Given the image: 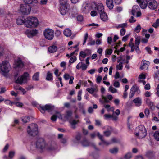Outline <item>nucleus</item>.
<instances>
[{
    "label": "nucleus",
    "instance_id": "nucleus-1",
    "mask_svg": "<svg viewBox=\"0 0 159 159\" xmlns=\"http://www.w3.org/2000/svg\"><path fill=\"white\" fill-rule=\"evenodd\" d=\"M36 146L37 148L41 149H45L49 151H53L57 148V144L54 141L48 142L46 144L42 138L39 139L37 142Z\"/></svg>",
    "mask_w": 159,
    "mask_h": 159
},
{
    "label": "nucleus",
    "instance_id": "nucleus-2",
    "mask_svg": "<svg viewBox=\"0 0 159 159\" xmlns=\"http://www.w3.org/2000/svg\"><path fill=\"white\" fill-rule=\"evenodd\" d=\"M39 24L38 19L36 17L30 16L25 19V26L27 28H35L38 26Z\"/></svg>",
    "mask_w": 159,
    "mask_h": 159
},
{
    "label": "nucleus",
    "instance_id": "nucleus-3",
    "mask_svg": "<svg viewBox=\"0 0 159 159\" xmlns=\"http://www.w3.org/2000/svg\"><path fill=\"white\" fill-rule=\"evenodd\" d=\"M136 136L139 139L144 138L147 135V131L143 125H140L136 128L135 133Z\"/></svg>",
    "mask_w": 159,
    "mask_h": 159
},
{
    "label": "nucleus",
    "instance_id": "nucleus-4",
    "mask_svg": "<svg viewBox=\"0 0 159 159\" xmlns=\"http://www.w3.org/2000/svg\"><path fill=\"white\" fill-rule=\"evenodd\" d=\"M32 104L33 106H36L42 113H44L46 111H50L53 109V107L50 104H46L44 106H41L35 101L33 102Z\"/></svg>",
    "mask_w": 159,
    "mask_h": 159
},
{
    "label": "nucleus",
    "instance_id": "nucleus-5",
    "mask_svg": "<svg viewBox=\"0 0 159 159\" xmlns=\"http://www.w3.org/2000/svg\"><path fill=\"white\" fill-rule=\"evenodd\" d=\"M11 69V67L8 61H4L1 63L0 70L4 75L6 76Z\"/></svg>",
    "mask_w": 159,
    "mask_h": 159
},
{
    "label": "nucleus",
    "instance_id": "nucleus-6",
    "mask_svg": "<svg viewBox=\"0 0 159 159\" xmlns=\"http://www.w3.org/2000/svg\"><path fill=\"white\" fill-rule=\"evenodd\" d=\"M27 132L30 135L32 136L37 135L38 133L37 125L34 123L29 125L27 128Z\"/></svg>",
    "mask_w": 159,
    "mask_h": 159
},
{
    "label": "nucleus",
    "instance_id": "nucleus-7",
    "mask_svg": "<svg viewBox=\"0 0 159 159\" xmlns=\"http://www.w3.org/2000/svg\"><path fill=\"white\" fill-rule=\"evenodd\" d=\"M54 33V30L50 28L45 29L43 32V34L45 38L49 40H51L53 39Z\"/></svg>",
    "mask_w": 159,
    "mask_h": 159
},
{
    "label": "nucleus",
    "instance_id": "nucleus-8",
    "mask_svg": "<svg viewBox=\"0 0 159 159\" xmlns=\"http://www.w3.org/2000/svg\"><path fill=\"white\" fill-rule=\"evenodd\" d=\"M29 79V74L27 72L25 73L20 77L18 78L16 80V83L21 84L26 83Z\"/></svg>",
    "mask_w": 159,
    "mask_h": 159
},
{
    "label": "nucleus",
    "instance_id": "nucleus-9",
    "mask_svg": "<svg viewBox=\"0 0 159 159\" xmlns=\"http://www.w3.org/2000/svg\"><path fill=\"white\" fill-rule=\"evenodd\" d=\"M31 10L30 6L26 4L20 5V11L24 14L28 15L30 13Z\"/></svg>",
    "mask_w": 159,
    "mask_h": 159
},
{
    "label": "nucleus",
    "instance_id": "nucleus-10",
    "mask_svg": "<svg viewBox=\"0 0 159 159\" xmlns=\"http://www.w3.org/2000/svg\"><path fill=\"white\" fill-rule=\"evenodd\" d=\"M148 3V7L151 10L156 9L158 6V3L155 0H149Z\"/></svg>",
    "mask_w": 159,
    "mask_h": 159
},
{
    "label": "nucleus",
    "instance_id": "nucleus-11",
    "mask_svg": "<svg viewBox=\"0 0 159 159\" xmlns=\"http://www.w3.org/2000/svg\"><path fill=\"white\" fill-rule=\"evenodd\" d=\"M70 8V5L60 6L59 11L61 14L64 16L68 12Z\"/></svg>",
    "mask_w": 159,
    "mask_h": 159
},
{
    "label": "nucleus",
    "instance_id": "nucleus-12",
    "mask_svg": "<svg viewBox=\"0 0 159 159\" xmlns=\"http://www.w3.org/2000/svg\"><path fill=\"white\" fill-rule=\"evenodd\" d=\"M24 66V64L22 61L20 57H18L15 60L14 64V68L16 69L22 68Z\"/></svg>",
    "mask_w": 159,
    "mask_h": 159
},
{
    "label": "nucleus",
    "instance_id": "nucleus-13",
    "mask_svg": "<svg viewBox=\"0 0 159 159\" xmlns=\"http://www.w3.org/2000/svg\"><path fill=\"white\" fill-rule=\"evenodd\" d=\"M38 33V30L36 29L27 30L25 32V34L29 38H32L36 36Z\"/></svg>",
    "mask_w": 159,
    "mask_h": 159
},
{
    "label": "nucleus",
    "instance_id": "nucleus-14",
    "mask_svg": "<svg viewBox=\"0 0 159 159\" xmlns=\"http://www.w3.org/2000/svg\"><path fill=\"white\" fill-rule=\"evenodd\" d=\"M142 9H145L148 4V0H136Z\"/></svg>",
    "mask_w": 159,
    "mask_h": 159
},
{
    "label": "nucleus",
    "instance_id": "nucleus-15",
    "mask_svg": "<svg viewBox=\"0 0 159 159\" xmlns=\"http://www.w3.org/2000/svg\"><path fill=\"white\" fill-rule=\"evenodd\" d=\"M97 135L98 137L102 142V143H99L100 145H108L111 144L110 142H108L104 141L103 139V136L100 134L99 132L97 133Z\"/></svg>",
    "mask_w": 159,
    "mask_h": 159
},
{
    "label": "nucleus",
    "instance_id": "nucleus-16",
    "mask_svg": "<svg viewBox=\"0 0 159 159\" xmlns=\"http://www.w3.org/2000/svg\"><path fill=\"white\" fill-rule=\"evenodd\" d=\"M63 78L65 80H67L70 79L69 84H71L73 83V80L74 79V77L73 76H70L69 74L67 73H65L63 75Z\"/></svg>",
    "mask_w": 159,
    "mask_h": 159
},
{
    "label": "nucleus",
    "instance_id": "nucleus-17",
    "mask_svg": "<svg viewBox=\"0 0 159 159\" xmlns=\"http://www.w3.org/2000/svg\"><path fill=\"white\" fill-rule=\"evenodd\" d=\"M113 97L111 95H108L106 97L102 96V100H100V101L104 103L109 102V101L112 100Z\"/></svg>",
    "mask_w": 159,
    "mask_h": 159
},
{
    "label": "nucleus",
    "instance_id": "nucleus-18",
    "mask_svg": "<svg viewBox=\"0 0 159 159\" xmlns=\"http://www.w3.org/2000/svg\"><path fill=\"white\" fill-rule=\"evenodd\" d=\"M57 117L60 119H62V116L60 113L58 112H56L55 114L53 115L51 117V120L53 121H55L57 120Z\"/></svg>",
    "mask_w": 159,
    "mask_h": 159
},
{
    "label": "nucleus",
    "instance_id": "nucleus-19",
    "mask_svg": "<svg viewBox=\"0 0 159 159\" xmlns=\"http://www.w3.org/2000/svg\"><path fill=\"white\" fill-rule=\"evenodd\" d=\"M97 8L98 12L100 14L104 12V7L103 4L102 3H98L97 6Z\"/></svg>",
    "mask_w": 159,
    "mask_h": 159
},
{
    "label": "nucleus",
    "instance_id": "nucleus-20",
    "mask_svg": "<svg viewBox=\"0 0 159 159\" xmlns=\"http://www.w3.org/2000/svg\"><path fill=\"white\" fill-rule=\"evenodd\" d=\"M133 102L136 106H140L142 104L141 99L139 97H137L133 100Z\"/></svg>",
    "mask_w": 159,
    "mask_h": 159
},
{
    "label": "nucleus",
    "instance_id": "nucleus-21",
    "mask_svg": "<svg viewBox=\"0 0 159 159\" xmlns=\"http://www.w3.org/2000/svg\"><path fill=\"white\" fill-rule=\"evenodd\" d=\"M148 62L146 61L143 60L141 62L140 68L142 70H146L148 67Z\"/></svg>",
    "mask_w": 159,
    "mask_h": 159
},
{
    "label": "nucleus",
    "instance_id": "nucleus-22",
    "mask_svg": "<svg viewBox=\"0 0 159 159\" xmlns=\"http://www.w3.org/2000/svg\"><path fill=\"white\" fill-rule=\"evenodd\" d=\"M100 14V17L101 20L103 21H106L108 19V18L107 14L104 12L101 13Z\"/></svg>",
    "mask_w": 159,
    "mask_h": 159
},
{
    "label": "nucleus",
    "instance_id": "nucleus-23",
    "mask_svg": "<svg viewBox=\"0 0 159 159\" xmlns=\"http://www.w3.org/2000/svg\"><path fill=\"white\" fill-rule=\"evenodd\" d=\"M25 19L23 17H19L16 20V23L19 25H20L24 24L25 25Z\"/></svg>",
    "mask_w": 159,
    "mask_h": 159
},
{
    "label": "nucleus",
    "instance_id": "nucleus-24",
    "mask_svg": "<svg viewBox=\"0 0 159 159\" xmlns=\"http://www.w3.org/2000/svg\"><path fill=\"white\" fill-rule=\"evenodd\" d=\"M106 3L107 7L110 9L113 8L114 6L113 0H106Z\"/></svg>",
    "mask_w": 159,
    "mask_h": 159
},
{
    "label": "nucleus",
    "instance_id": "nucleus-25",
    "mask_svg": "<svg viewBox=\"0 0 159 159\" xmlns=\"http://www.w3.org/2000/svg\"><path fill=\"white\" fill-rule=\"evenodd\" d=\"M81 135L79 134L76 136L75 139L72 140V142L74 144H77L80 142V141L81 139Z\"/></svg>",
    "mask_w": 159,
    "mask_h": 159
},
{
    "label": "nucleus",
    "instance_id": "nucleus-26",
    "mask_svg": "<svg viewBox=\"0 0 159 159\" xmlns=\"http://www.w3.org/2000/svg\"><path fill=\"white\" fill-rule=\"evenodd\" d=\"M64 34L66 36L68 37L70 36L72 34V32L71 30L67 28L65 29L63 32Z\"/></svg>",
    "mask_w": 159,
    "mask_h": 159
},
{
    "label": "nucleus",
    "instance_id": "nucleus-27",
    "mask_svg": "<svg viewBox=\"0 0 159 159\" xmlns=\"http://www.w3.org/2000/svg\"><path fill=\"white\" fill-rule=\"evenodd\" d=\"M80 143L83 147H87L90 145V143L86 139H84L81 141Z\"/></svg>",
    "mask_w": 159,
    "mask_h": 159
},
{
    "label": "nucleus",
    "instance_id": "nucleus-28",
    "mask_svg": "<svg viewBox=\"0 0 159 159\" xmlns=\"http://www.w3.org/2000/svg\"><path fill=\"white\" fill-rule=\"evenodd\" d=\"M57 47L55 45L50 46L48 48V51L49 52L51 53L56 52L57 50Z\"/></svg>",
    "mask_w": 159,
    "mask_h": 159
},
{
    "label": "nucleus",
    "instance_id": "nucleus-29",
    "mask_svg": "<svg viewBox=\"0 0 159 159\" xmlns=\"http://www.w3.org/2000/svg\"><path fill=\"white\" fill-rule=\"evenodd\" d=\"M139 10V8L138 5H134L132 8L131 13L132 15H134Z\"/></svg>",
    "mask_w": 159,
    "mask_h": 159
},
{
    "label": "nucleus",
    "instance_id": "nucleus-30",
    "mask_svg": "<svg viewBox=\"0 0 159 159\" xmlns=\"http://www.w3.org/2000/svg\"><path fill=\"white\" fill-rule=\"evenodd\" d=\"M79 122V120H70L69 122L71 125V128L74 129L75 128V125Z\"/></svg>",
    "mask_w": 159,
    "mask_h": 159
},
{
    "label": "nucleus",
    "instance_id": "nucleus-31",
    "mask_svg": "<svg viewBox=\"0 0 159 159\" xmlns=\"http://www.w3.org/2000/svg\"><path fill=\"white\" fill-rule=\"evenodd\" d=\"M86 90L90 94L93 93L97 92L98 91L97 89L95 88H88L86 89Z\"/></svg>",
    "mask_w": 159,
    "mask_h": 159
},
{
    "label": "nucleus",
    "instance_id": "nucleus-32",
    "mask_svg": "<svg viewBox=\"0 0 159 159\" xmlns=\"http://www.w3.org/2000/svg\"><path fill=\"white\" fill-rule=\"evenodd\" d=\"M39 72H37L34 73L32 77L33 80L36 81L39 80Z\"/></svg>",
    "mask_w": 159,
    "mask_h": 159
},
{
    "label": "nucleus",
    "instance_id": "nucleus-33",
    "mask_svg": "<svg viewBox=\"0 0 159 159\" xmlns=\"http://www.w3.org/2000/svg\"><path fill=\"white\" fill-rule=\"evenodd\" d=\"M46 80L48 81H51L52 80V74L49 71L47 72Z\"/></svg>",
    "mask_w": 159,
    "mask_h": 159
},
{
    "label": "nucleus",
    "instance_id": "nucleus-34",
    "mask_svg": "<svg viewBox=\"0 0 159 159\" xmlns=\"http://www.w3.org/2000/svg\"><path fill=\"white\" fill-rule=\"evenodd\" d=\"M108 91L113 93L117 92V90L111 85L109 87Z\"/></svg>",
    "mask_w": 159,
    "mask_h": 159
},
{
    "label": "nucleus",
    "instance_id": "nucleus-35",
    "mask_svg": "<svg viewBox=\"0 0 159 159\" xmlns=\"http://www.w3.org/2000/svg\"><path fill=\"white\" fill-rule=\"evenodd\" d=\"M67 1L68 0H59L60 6L69 5Z\"/></svg>",
    "mask_w": 159,
    "mask_h": 159
},
{
    "label": "nucleus",
    "instance_id": "nucleus-36",
    "mask_svg": "<svg viewBox=\"0 0 159 159\" xmlns=\"http://www.w3.org/2000/svg\"><path fill=\"white\" fill-rule=\"evenodd\" d=\"M113 50L111 49H107L105 50V55L106 57H108L107 55H110L111 54Z\"/></svg>",
    "mask_w": 159,
    "mask_h": 159
},
{
    "label": "nucleus",
    "instance_id": "nucleus-37",
    "mask_svg": "<svg viewBox=\"0 0 159 159\" xmlns=\"http://www.w3.org/2000/svg\"><path fill=\"white\" fill-rule=\"evenodd\" d=\"M21 120L24 123H26L30 120V118L28 116H23L21 118Z\"/></svg>",
    "mask_w": 159,
    "mask_h": 159
},
{
    "label": "nucleus",
    "instance_id": "nucleus-38",
    "mask_svg": "<svg viewBox=\"0 0 159 159\" xmlns=\"http://www.w3.org/2000/svg\"><path fill=\"white\" fill-rule=\"evenodd\" d=\"M123 63L122 62H120L119 63V64L116 65V70H122L123 69Z\"/></svg>",
    "mask_w": 159,
    "mask_h": 159
},
{
    "label": "nucleus",
    "instance_id": "nucleus-39",
    "mask_svg": "<svg viewBox=\"0 0 159 159\" xmlns=\"http://www.w3.org/2000/svg\"><path fill=\"white\" fill-rule=\"evenodd\" d=\"M104 106L106 109H107L108 111H113L114 110V108L113 107H110V106L109 105H104Z\"/></svg>",
    "mask_w": 159,
    "mask_h": 159
},
{
    "label": "nucleus",
    "instance_id": "nucleus-40",
    "mask_svg": "<svg viewBox=\"0 0 159 159\" xmlns=\"http://www.w3.org/2000/svg\"><path fill=\"white\" fill-rule=\"evenodd\" d=\"M118 151V149L116 148L115 147L109 150L110 152L112 154H116L117 153Z\"/></svg>",
    "mask_w": 159,
    "mask_h": 159
},
{
    "label": "nucleus",
    "instance_id": "nucleus-41",
    "mask_svg": "<svg viewBox=\"0 0 159 159\" xmlns=\"http://www.w3.org/2000/svg\"><path fill=\"white\" fill-rule=\"evenodd\" d=\"M153 136L157 141H159V131H156L154 134Z\"/></svg>",
    "mask_w": 159,
    "mask_h": 159
},
{
    "label": "nucleus",
    "instance_id": "nucleus-42",
    "mask_svg": "<svg viewBox=\"0 0 159 159\" xmlns=\"http://www.w3.org/2000/svg\"><path fill=\"white\" fill-rule=\"evenodd\" d=\"M127 26V24L126 23L120 24L117 26V28H124L126 27Z\"/></svg>",
    "mask_w": 159,
    "mask_h": 159
},
{
    "label": "nucleus",
    "instance_id": "nucleus-43",
    "mask_svg": "<svg viewBox=\"0 0 159 159\" xmlns=\"http://www.w3.org/2000/svg\"><path fill=\"white\" fill-rule=\"evenodd\" d=\"M72 114V112L71 111H68L66 112V115L65 116L66 119L68 120Z\"/></svg>",
    "mask_w": 159,
    "mask_h": 159
},
{
    "label": "nucleus",
    "instance_id": "nucleus-44",
    "mask_svg": "<svg viewBox=\"0 0 159 159\" xmlns=\"http://www.w3.org/2000/svg\"><path fill=\"white\" fill-rule=\"evenodd\" d=\"M89 9V8L87 4L85 3L83 4L82 7V10L83 11H88Z\"/></svg>",
    "mask_w": 159,
    "mask_h": 159
},
{
    "label": "nucleus",
    "instance_id": "nucleus-45",
    "mask_svg": "<svg viewBox=\"0 0 159 159\" xmlns=\"http://www.w3.org/2000/svg\"><path fill=\"white\" fill-rule=\"evenodd\" d=\"M141 29V27L140 25L139 24L135 28L134 31L136 33H139Z\"/></svg>",
    "mask_w": 159,
    "mask_h": 159
},
{
    "label": "nucleus",
    "instance_id": "nucleus-46",
    "mask_svg": "<svg viewBox=\"0 0 159 159\" xmlns=\"http://www.w3.org/2000/svg\"><path fill=\"white\" fill-rule=\"evenodd\" d=\"M87 55V53L81 51L80 52V56L83 59Z\"/></svg>",
    "mask_w": 159,
    "mask_h": 159
},
{
    "label": "nucleus",
    "instance_id": "nucleus-47",
    "mask_svg": "<svg viewBox=\"0 0 159 159\" xmlns=\"http://www.w3.org/2000/svg\"><path fill=\"white\" fill-rule=\"evenodd\" d=\"M15 154V152L14 151H11L9 152L8 157L10 158H12Z\"/></svg>",
    "mask_w": 159,
    "mask_h": 159
},
{
    "label": "nucleus",
    "instance_id": "nucleus-48",
    "mask_svg": "<svg viewBox=\"0 0 159 159\" xmlns=\"http://www.w3.org/2000/svg\"><path fill=\"white\" fill-rule=\"evenodd\" d=\"M152 26L156 28L159 26V19L156 20V21L153 24Z\"/></svg>",
    "mask_w": 159,
    "mask_h": 159
},
{
    "label": "nucleus",
    "instance_id": "nucleus-49",
    "mask_svg": "<svg viewBox=\"0 0 159 159\" xmlns=\"http://www.w3.org/2000/svg\"><path fill=\"white\" fill-rule=\"evenodd\" d=\"M138 88L136 86H133L130 89L131 91L135 93L138 89Z\"/></svg>",
    "mask_w": 159,
    "mask_h": 159
},
{
    "label": "nucleus",
    "instance_id": "nucleus-50",
    "mask_svg": "<svg viewBox=\"0 0 159 159\" xmlns=\"http://www.w3.org/2000/svg\"><path fill=\"white\" fill-rule=\"evenodd\" d=\"M102 76H98L97 77L96 79V82L98 84H99L101 82L102 80Z\"/></svg>",
    "mask_w": 159,
    "mask_h": 159
},
{
    "label": "nucleus",
    "instance_id": "nucleus-51",
    "mask_svg": "<svg viewBox=\"0 0 159 159\" xmlns=\"http://www.w3.org/2000/svg\"><path fill=\"white\" fill-rule=\"evenodd\" d=\"M132 157V155L131 153H127L124 157L125 159H129Z\"/></svg>",
    "mask_w": 159,
    "mask_h": 159
},
{
    "label": "nucleus",
    "instance_id": "nucleus-52",
    "mask_svg": "<svg viewBox=\"0 0 159 159\" xmlns=\"http://www.w3.org/2000/svg\"><path fill=\"white\" fill-rule=\"evenodd\" d=\"M88 33H86L84 35V41H83V45H84V44L86 43L87 40L88 39Z\"/></svg>",
    "mask_w": 159,
    "mask_h": 159
},
{
    "label": "nucleus",
    "instance_id": "nucleus-53",
    "mask_svg": "<svg viewBox=\"0 0 159 159\" xmlns=\"http://www.w3.org/2000/svg\"><path fill=\"white\" fill-rule=\"evenodd\" d=\"M82 91L81 90H80L78 94V100L79 101H80L81 100V96L82 95Z\"/></svg>",
    "mask_w": 159,
    "mask_h": 159
},
{
    "label": "nucleus",
    "instance_id": "nucleus-54",
    "mask_svg": "<svg viewBox=\"0 0 159 159\" xmlns=\"http://www.w3.org/2000/svg\"><path fill=\"white\" fill-rule=\"evenodd\" d=\"M140 42V39L139 38H136L135 41V45H139Z\"/></svg>",
    "mask_w": 159,
    "mask_h": 159
},
{
    "label": "nucleus",
    "instance_id": "nucleus-55",
    "mask_svg": "<svg viewBox=\"0 0 159 159\" xmlns=\"http://www.w3.org/2000/svg\"><path fill=\"white\" fill-rule=\"evenodd\" d=\"M4 23L7 25V26H10L11 24V20L6 19L4 21Z\"/></svg>",
    "mask_w": 159,
    "mask_h": 159
},
{
    "label": "nucleus",
    "instance_id": "nucleus-56",
    "mask_svg": "<svg viewBox=\"0 0 159 159\" xmlns=\"http://www.w3.org/2000/svg\"><path fill=\"white\" fill-rule=\"evenodd\" d=\"M4 102L5 104H8L11 106H12L14 104V102H11L9 100H6L4 101Z\"/></svg>",
    "mask_w": 159,
    "mask_h": 159
},
{
    "label": "nucleus",
    "instance_id": "nucleus-57",
    "mask_svg": "<svg viewBox=\"0 0 159 159\" xmlns=\"http://www.w3.org/2000/svg\"><path fill=\"white\" fill-rule=\"evenodd\" d=\"M30 4H31L33 6L37 5L38 4V2L37 0H32Z\"/></svg>",
    "mask_w": 159,
    "mask_h": 159
},
{
    "label": "nucleus",
    "instance_id": "nucleus-58",
    "mask_svg": "<svg viewBox=\"0 0 159 159\" xmlns=\"http://www.w3.org/2000/svg\"><path fill=\"white\" fill-rule=\"evenodd\" d=\"M76 60V57L75 56L71 57L69 60V62L70 63H74Z\"/></svg>",
    "mask_w": 159,
    "mask_h": 159
},
{
    "label": "nucleus",
    "instance_id": "nucleus-59",
    "mask_svg": "<svg viewBox=\"0 0 159 159\" xmlns=\"http://www.w3.org/2000/svg\"><path fill=\"white\" fill-rule=\"evenodd\" d=\"M113 86L116 88H119L120 86V84L118 81H115L113 83Z\"/></svg>",
    "mask_w": 159,
    "mask_h": 159
},
{
    "label": "nucleus",
    "instance_id": "nucleus-60",
    "mask_svg": "<svg viewBox=\"0 0 159 159\" xmlns=\"http://www.w3.org/2000/svg\"><path fill=\"white\" fill-rule=\"evenodd\" d=\"M96 44L98 45H100L102 43V39H98L95 41Z\"/></svg>",
    "mask_w": 159,
    "mask_h": 159
},
{
    "label": "nucleus",
    "instance_id": "nucleus-61",
    "mask_svg": "<svg viewBox=\"0 0 159 159\" xmlns=\"http://www.w3.org/2000/svg\"><path fill=\"white\" fill-rule=\"evenodd\" d=\"M83 63L82 62H80L76 66V69L78 70H79L81 68Z\"/></svg>",
    "mask_w": 159,
    "mask_h": 159
},
{
    "label": "nucleus",
    "instance_id": "nucleus-62",
    "mask_svg": "<svg viewBox=\"0 0 159 159\" xmlns=\"http://www.w3.org/2000/svg\"><path fill=\"white\" fill-rule=\"evenodd\" d=\"M126 30L124 28H122L120 30V34L121 36L124 35L125 33Z\"/></svg>",
    "mask_w": 159,
    "mask_h": 159
},
{
    "label": "nucleus",
    "instance_id": "nucleus-63",
    "mask_svg": "<svg viewBox=\"0 0 159 159\" xmlns=\"http://www.w3.org/2000/svg\"><path fill=\"white\" fill-rule=\"evenodd\" d=\"M96 71V70L95 69H91L90 70L88 71V73H89L91 75L94 74L95 71Z\"/></svg>",
    "mask_w": 159,
    "mask_h": 159
},
{
    "label": "nucleus",
    "instance_id": "nucleus-64",
    "mask_svg": "<svg viewBox=\"0 0 159 159\" xmlns=\"http://www.w3.org/2000/svg\"><path fill=\"white\" fill-rule=\"evenodd\" d=\"M96 44L95 41L94 40H91L90 42L88 43L89 45H93Z\"/></svg>",
    "mask_w": 159,
    "mask_h": 159
}]
</instances>
